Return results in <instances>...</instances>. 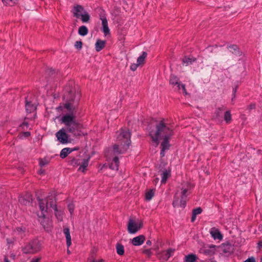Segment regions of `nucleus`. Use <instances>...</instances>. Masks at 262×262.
<instances>
[{
  "label": "nucleus",
  "instance_id": "412c9836",
  "mask_svg": "<svg viewBox=\"0 0 262 262\" xmlns=\"http://www.w3.org/2000/svg\"><path fill=\"white\" fill-rule=\"evenodd\" d=\"M119 159L117 157L114 158L112 162L110 165V168L113 170H117L119 166Z\"/></svg>",
  "mask_w": 262,
  "mask_h": 262
},
{
  "label": "nucleus",
  "instance_id": "e433bc0d",
  "mask_svg": "<svg viewBox=\"0 0 262 262\" xmlns=\"http://www.w3.org/2000/svg\"><path fill=\"white\" fill-rule=\"evenodd\" d=\"M74 46L77 49L80 50L82 48V42L81 41H77L75 42Z\"/></svg>",
  "mask_w": 262,
  "mask_h": 262
},
{
  "label": "nucleus",
  "instance_id": "dca6fc26",
  "mask_svg": "<svg viewBox=\"0 0 262 262\" xmlns=\"http://www.w3.org/2000/svg\"><path fill=\"white\" fill-rule=\"evenodd\" d=\"M26 112L28 113L33 112L36 109V106L34 104L32 103L31 101L27 100L26 98Z\"/></svg>",
  "mask_w": 262,
  "mask_h": 262
},
{
  "label": "nucleus",
  "instance_id": "c756f323",
  "mask_svg": "<svg viewBox=\"0 0 262 262\" xmlns=\"http://www.w3.org/2000/svg\"><path fill=\"white\" fill-rule=\"evenodd\" d=\"M80 17H81V19L83 23H86L90 20V16L88 13L85 12L82 14Z\"/></svg>",
  "mask_w": 262,
  "mask_h": 262
},
{
  "label": "nucleus",
  "instance_id": "58836bf2",
  "mask_svg": "<svg viewBox=\"0 0 262 262\" xmlns=\"http://www.w3.org/2000/svg\"><path fill=\"white\" fill-rule=\"evenodd\" d=\"M143 253L148 256V257H150L152 255V253L150 249H145L143 251Z\"/></svg>",
  "mask_w": 262,
  "mask_h": 262
},
{
  "label": "nucleus",
  "instance_id": "39448f33",
  "mask_svg": "<svg viewBox=\"0 0 262 262\" xmlns=\"http://www.w3.org/2000/svg\"><path fill=\"white\" fill-rule=\"evenodd\" d=\"M194 185L190 182H183L178 190L174 197L172 205L174 207H180L185 208L186 206L187 198L191 193Z\"/></svg>",
  "mask_w": 262,
  "mask_h": 262
},
{
  "label": "nucleus",
  "instance_id": "9d476101",
  "mask_svg": "<svg viewBox=\"0 0 262 262\" xmlns=\"http://www.w3.org/2000/svg\"><path fill=\"white\" fill-rule=\"evenodd\" d=\"M100 19L102 21V31L105 36L110 34V30L108 27L107 20L104 14L100 15Z\"/></svg>",
  "mask_w": 262,
  "mask_h": 262
},
{
  "label": "nucleus",
  "instance_id": "c9c22d12",
  "mask_svg": "<svg viewBox=\"0 0 262 262\" xmlns=\"http://www.w3.org/2000/svg\"><path fill=\"white\" fill-rule=\"evenodd\" d=\"M174 249H168L166 251V256L167 258H169L171 256L173 255V253L174 251Z\"/></svg>",
  "mask_w": 262,
  "mask_h": 262
},
{
  "label": "nucleus",
  "instance_id": "1a4fd4ad",
  "mask_svg": "<svg viewBox=\"0 0 262 262\" xmlns=\"http://www.w3.org/2000/svg\"><path fill=\"white\" fill-rule=\"evenodd\" d=\"M66 132V130L65 129H61L56 134L58 141L62 144H66L69 142V136Z\"/></svg>",
  "mask_w": 262,
  "mask_h": 262
},
{
  "label": "nucleus",
  "instance_id": "a18cd8bd",
  "mask_svg": "<svg viewBox=\"0 0 262 262\" xmlns=\"http://www.w3.org/2000/svg\"><path fill=\"white\" fill-rule=\"evenodd\" d=\"M21 126L24 127V126L28 127V123L26 122H24L21 125Z\"/></svg>",
  "mask_w": 262,
  "mask_h": 262
},
{
  "label": "nucleus",
  "instance_id": "6e6d98bb",
  "mask_svg": "<svg viewBox=\"0 0 262 262\" xmlns=\"http://www.w3.org/2000/svg\"><path fill=\"white\" fill-rule=\"evenodd\" d=\"M39 172H40V173H42L43 172H42V170H40V171H39Z\"/></svg>",
  "mask_w": 262,
  "mask_h": 262
},
{
  "label": "nucleus",
  "instance_id": "4c0bfd02",
  "mask_svg": "<svg viewBox=\"0 0 262 262\" xmlns=\"http://www.w3.org/2000/svg\"><path fill=\"white\" fill-rule=\"evenodd\" d=\"M139 66H140V64H138V63H137H137H133L130 66V69L132 71H135L137 70V69Z\"/></svg>",
  "mask_w": 262,
  "mask_h": 262
},
{
  "label": "nucleus",
  "instance_id": "20e7f679",
  "mask_svg": "<svg viewBox=\"0 0 262 262\" xmlns=\"http://www.w3.org/2000/svg\"><path fill=\"white\" fill-rule=\"evenodd\" d=\"M130 135V132L128 130L123 128L116 133L118 143L113 147L115 154H122L127 150L131 143Z\"/></svg>",
  "mask_w": 262,
  "mask_h": 262
},
{
  "label": "nucleus",
  "instance_id": "9b49d317",
  "mask_svg": "<svg viewBox=\"0 0 262 262\" xmlns=\"http://www.w3.org/2000/svg\"><path fill=\"white\" fill-rule=\"evenodd\" d=\"M145 240V237L143 235H140L132 239V244L135 246H140L143 244Z\"/></svg>",
  "mask_w": 262,
  "mask_h": 262
},
{
  "label": "nucleus",
  "instance_id": "09e8293b",
  "mask_svg": "<svg viewBox=\"0 0 262 262\" xmlns=\"http://www.w3.org/2000/svg\"><path fill=\"white\" fill-rule=\"evenodd\" d=\"M220 112H221V110L220 108H219L217 110H216V117L219 115V113Z\"/></svg>",
  "mask_w": 262,
  "mask_h": 262
},
{
  "label": "nucleus",
  "instance_id": "72a5a7b5",
  "mask_svg": "<svg viewBox=\"0 0 262 262\" xmlns=\"http://www.w3.org/2000/svg\"><path fill=\"white\" fill-rule=\"evenodd\" d=\"M49 163V161L46 159H41L39 160V165L41 167H43L47 165Z\"/></svg>",
  "mask_w": 262,
  "mask_h": 262
},
{
  "label": "nucleus",
  "instance_id": "4468645a",
  "mask_svg": "<svg viewBox=\"0 0 262 262\" xmlns=\"http://www.w3.org/2000/svg\"><path fill=\"white\" fill-rule=\"evenodd\" d=\"M221 251L225 254H231L233 251V248L229 243L222 244L221 246Z\"/></svg>",
  "mask_w": 262,
  "mask_h": 262
},
{
  "label": "nucleus",
  "instance_id": "603ef678",
  "mask_svg": "<svg viewBox=\"0 0 262 262\" xmlns=\"http://www.w3.org/2000/svg\"><path fill=\"white\" fill-rule=\"evenodd\" d=\"M212 47H207V48L206 49V51H211V49H212Z\"/></svg>",
  "mask_w": 262,
  "mask_h": 262
},
{
  "label": "nucleus",
  "instance_id": "b1692460",
  "mask_svg": "<svg viewBox=\"0 0 262 262\" xmlns=\"http://www.w3.org/2000/svg\"><path fill=\"white\" fill-rule=\"evenodd\" d=\"M197 259V256L194 254H189L185 256V262H195Z\"/></svg>",
  "mask_w": 262,
  "mask_h": 262
},
{
  "label": "nucleus",
  "instance_id": "7ed1b4c3",
  "mask_svg": "<svg viewBox=\"0 0 262 262\" xmlns=\"http://www.w3.org/2000/svg\"><path fill=\"white\" fill-rule=\"evenodd\" d=\"M40 213H37L38 217L40 219L39 221L43 228L47 231H49V228L51 226V223L49 222H46L45 219V213L49 208H53L55 211V214L59 221H62L63 213L61 211H58L56 207V199L54 195L51 194L48 196L46 199H37Z\"/></svg>",
  "mask_w": 262,
  "mask_h": 262
},
{
  "label": "nucleus",
  "instance_id": "5701e85b",
  "mask_svg": "<svg viewBox=\"0 0 262 262\" xmlns=\"http://www.w3.org/2000/svg\"><path fill=\"white\" fill-rule=\"evenodd\" d=\"M105 45V41L100 39L97 40L95 43V49L97 52L100 51Z\"/></svg>",
  "mask_w": 262,
  "mask_h": 262
},
{
  "label": "nucleus",
  "instance_id": "a19ab883",
  "mask_svg": "<svg viewBox=\"0 0 262 262\" xmlns=\"http://www.w3.org/2000/svg\"><path fill=\"white\" fill-rule=\"evenodd\" d=\"M25 230H26V228L24 227H18L16 229V230L18 233L24 232L25 231Z\"/></svg>",
  "mask_w": 262,
  "mask_h": 262
},
{
  "label": "nucleus",
  "instance_id": "f8f14e48",
  "mask_svg": "<svg viewBox=\"0 0 262 262\" xmlns=\"http://www.w3.org/2000/svg\"><path fill=\"white\" fill-rule=\"evenodd\" d=\"M78 147L75 148H69L66 147L63 148L60 153V157L61 159H64L66 158L70 154H71L72 151L74 150H78Z\"/></svg>",
  "mask_w": 262,
  "mask_h": 262
},
{
  "label": "nucleus",
  "instance_id": "ea45409f",
  "mask_svg": "<svg viewBox=\"0 0 262 262\" xmlns=\"http://www.w3.org/2000/svg\"><path fill=\"white\" fill-rule=\"evenodd\" d=\"M68 209L72 215L74 210V205L73 204H70L68 205Z\"/></svg>",
  "mask_w": 262,
  "mask_h": 262
},
{
  "label": "nucleus",
  "instance_id": "4be33fe9",
  "mask_svg": "<svg viewBox=\"0 0 262 262\" xmlns=\"http://www.w3.org/2000/svg\"><path fill=\"white\" fill-rule=\"evenodd\" d=\"M89 162V158L84 159L80 163V166L78 168V170L80 171L84 172L85 168L88 167Z\"/></svg>",
  "mask_w": 262,
  "mask_h": 262
},
{
  "label": "nucleus",
  "instance_id": "79ce46f5",
  "mask_svg": "<svg viewBox=\"0 0 262 262\" xmlns=\"http://www.w3.org/2000/svg\"><path fill=\"white\" fill-rule=\"evenodd\" d=\"M244 262H255V258L254 257H250L246 259Z\"/></svg>",
  "mask_w": 262,
  "mask_h": 262
},
{
  "label": "nucleus",
  "instance_id": "37998d69",
  "mask_svg": "<svg viewBox=\"0 0 262 262\" xmlns=\"http://www.w3.org/2000/svg\"><path fill=\"white\" fill-rule=\"evenodd\" d=\"M40 260V258H39V257L33 258L32 260L30 262H39Z\"/></svg>",
  "mask_w": 262,
  "mask_h": 262
},
{
  "label": "nucleus",
  "instance_id": "5fc2aeb1",
  "mask_svg": "<svg viewBox=\"0 0 262 262\" xmlns=\"http://www.w3.org/2000/svg\"><path fill=\"white\" fill-rule=\"evenodd\" d=\"M67 252H68V253H70V251H69V250H68H68H67Z\"/></svg>",
  "mask_w": 262,
  "mask_h": 262
},
{
  "label": "nucleus",
  "instance_id": "49530a36",
  "mask_svg": "<svg viewBox=\"0 0 262 262\" xmlns=\"http://www.w3.org/2000/svg\"><path fill=\"white\" fill-rule=\"evenodd\" d=\"M24 135H25V136L26 137H28V136H30V133L29 132H24Z\"/></svg>",
  "mask_w": 262,
  "mask_h": 262
},
{
  "label": "nucleus",
  "instance_id": "f704fd0d",
  "mask_svg": "<svg viewBox=\"0 0 262 262\" xmlns=\"http://www.w3.org/2000/svg\"><path fill=\"white\" fill-rule=\"evenodd\" d=\"M202 212V209L201 207H198L195 209H194L192 210V214H194V215H197L200 214H201Z\"/></svg>",
  "mask_w": 262,
  "mask_h": 262
},
{
  "label": "nucleus",
  "instance_id": "f3484780",
  "mask_svg": "<svg viewBox=\"0 0 262 262\" xmlns=\"http://www.w3.org/2000/svg\"><path fill=\"white\" fill-rule=\"evenodd\" d=\"M229 51L236 56H240L242 52L239 51V48L236 45H232L228 47Z\"/></svg>",
  "mask_w": 262,
  "mask_h": 262
},
{
  "label": "nucleus",
  "instance_id": "ddd939ff",
  "mask_svg": "<svg viewBox=\"0 0 262 262\" xmlns=\"http://www.w3.org/2000/svg\"><path fill=\"white\" fill-rule=\"evenodd\" d=\"M85 12L84 8L80 5H76L74 7L73 14L77 18H79Z\"/></svg>",
  "mask_w": 262,
  "mask_h": 262
},
{
  "label": "nucleus",
  "instance_id": "6ab92c4d",
  "mask_svg": "<svg viewBox=\"0 0 262 262\" xmlns=\"http://www.w3.org/2000/svg\"><path fill=\"white\" fill-rule=\"evenodd\" d=\"M63 231L66 236L67 245L68 247H69L71 245V237L70 233V229L68 228H65L63 229Z\"/></svg>",
  "mask_w": 262,
  "mask_h": 262
},
{
  "label": "nucleus",
  "instance_id": "6e6552de",
  "mask_svg": "<svg viewBox=\"0 0 262 262\" xmlns=\"http://www.w3.org/2000/svg\"><path fill=\"white\" fill-rule=\"evenodd\" d=\"M169 83L172 85H177L178 90H180L181 89H182L183 92L185 94H187L185 85L181 83V82L179 81V78L177 76L171 75L170 76Z\"/></svg>",
  "mask_w": 262,
  "mask_h": 262
},
{
  "label": "nucleus",
  "instance_id": "0eeeda50",
  "mask_svg": "<svg viewBox=\"0 0 262 262\" xmlns=\"http://www.w3.org/2000/svg\"><path fill=\"white\" fill-rule=\"evenodd\" d=\"M142 227V223L129 219L127 224V231L130 234L136 233Z\"/></svg>",
  "mask_w": 262,
  "mask_h": 262
},
{
  "label": "nucleus",
  "instance_id": "cd10ccee",
  "mask_svg": "<svg viewBox=\"0 0 262 262\" xmlns=\"http://www.w3.org/2000/svg\"><path fill=\"white\" fill-rule=\"evenodd\" d=\"M69 163L70 165L73 166H77L80 164L79 160L75 158L69 157Z\"/></svg>",
  "mask_w": 262,
  "mask_h": 262
},
{
  "label": "nucleus",
  "instance_id": "c85d7f7f",
  "mask_svg": "<svg viewBox=\"0 0 262 262\" xmlns=\"http://www.w3.org/2000/svg\"><path fill=\"white\" fill-rule=\"evenodd\" d=\"M117 253L119 255H123L124 253V247L121 244H118L116 246Z\"/></svg>",
  "mask_w": 262,
  "mask_h": 262
},
{
  "label": "nucleus",
  "instance_id": "a211bd4d",
  "mask_svg": "<svg viewBox=\"0 0 262 262\" xmlns=\"http://www.w3.org/2000/svg\"><path fill=\"white\" fill-rule=\"evenodd\" d=\"M210 234L214 239L221 240L223 238V236L221 232L217 229H212L211 231H210Z\"/></svg>",
  "mask_w": 262,
  "mask_h": 262
},
{
  "label": "nucleus",
  "instance_id": "3c124183",
  "mask_svg": "<svg viewBox=\"0 0 262 262\" xmlns=\"http://www.w3.org/2000/svg\"><path fill=\"white\" fill-rule=\"evenodd\" d=\"M93 262H104V260L102 259H99L97 260H94Z\"/></svg>",
  "mask_w": 262,
  "mask_h": 262
},
{
  "label": "nucleus",
  "instance_id": "7c9ffc66",
  "mask_svg": "<svg viewBox=\"0 0 262 262\" xmlns=\"http://www.w3.org/2000/svg\"><path fill=\"white\" fill-rule=\"evenodd\" d=\"M154 195V190L151 189V190L148 191L146 193L145 199L147 201H150L151 200V199L152 198Z\"/></svg>",
  "mask_w": 262,
  "mask_h": 262
},
{
  "label": "nucleus",
  "instance_id": "423d86ee",
  "mask_svg": "<svg viewBox=\"0 0 262 262\" xmlns=\"http://www.w3.org/2000/svg\"><path fill=\"white\" fill-rule=\"evenodd\" d=\"M40 250L39 242L37 239L26 243L23 247L22 251L25 254H34Z\"/></svg>",
  "mask_w": 262,
  "mask_h": 262
},
{
  "label": "nucleus",
  "instance_id": "2f4dec72",
  "mask_svg": "<svg viewBox=\"0 0 262 262\" xmlns=\"http://www.w3.org/2000/svg\"><path fill=\"white\" fill-rule=\"evenodd\" d=\"M18 0H2L4 4L6 5L13 6L16 4Z\"/></svg>",
  "mask_w": 262,
  "mask_h": 262
},
{
  "label": "nucleus",
  "instance_id": "a878e982",
  "mask_svg": "<svg viewBox=\"0 0 262 262\" xmlns=\"http://www.w3.org/2000/svg\"><path fill=\"white\" fill-rule=\"evenodd\" d=\"M78 33L81 36H85L88 33V29L85 26H82L79 28Z\"/></svg>",
  "mask_w": 262,
  "mask_h": 262
},
{
  "label": "nucleus",
  "instance_id": "864d4df0",
  "mask_svg": "<svg viewBox=\"0 0 262 262\" xmlns=\"http://www.w3.org/2000/svg\"><path fill=\"white\" fill-rule=\"evenodd\" d=\"M4 262H10L9 259L7 257H5L4 258Z\"/></svg>",
  "mask_w": 262,
  "mask_h": 262
},
{
  "label": "nucleus",
  "instance_id": "c03bdc74",
  "mask_svg": "<svg viewBox=\"0 0 262 262\" xmlns=\"http://www.w3.org/2000/svg\"><path fill=\"white\" fill-rule=\"evenodd\" d=\"M196 215H194V214H192V217L191 219V222H194L196 219Z\"/></svg>",
  "mask_w": 262,
  "mask_h": 262
},
{
  "label": "nucleus",
  "instance_id": "aec40b11",
  "mask_svg": "<svg viewBox=\"0 0 262 262\" xmlns=\"http://www.w3.org/2000/svg\"><path fill=\"white\" fill-rule=\"evenodd\" d=\"M196 60V58L193 57H187L185 56L183 59L182 62L183 65L185 66H188L189 65H190L192 64L193 62H194Z\"/></svg>",
  "mask_w": 262,
  "mask_h": 262
},
{
  "label": "nucleus",
  "instance_id": "8fccbe9b",
  "mask_svg": "<svg viewBox=\"0 0 262 262\" xmlns=\"http://www.w3.org/2000/svg\"><path fill=\"white\" fill-rule=\"evenodd\" d=\"M146 245H147L148 246H150L151 245V242L150 240H148L146 242Z\"/></svg>",
  "mask_w": 262,
  "mask_h": 262
},
{
  "label": "nucleus",
  "instance_id": "473e14b6",
  "mask_svg": "<svg viewBox=\"0 0 262 262\" xmlns=\"http://www.w3.org/2000/svg\"><path fill=\"white\" fill-rule=\"evenodd\" d=\"M224 119L227 123L230 122L231 120V115L229 111H226L224 115Z\"/></svg>",
  "mask_w": 262,
  "mask_h": 262
},
{
  "label": "nucleus",
  "instance_id": "de8ad7c7",
  "mask_svg": "<svg viewBox=\"0 0 262 262\" xmlns=\"http://www.w3.org/2000/svg\"><path fill=\"white\" fill-rule=\"evenodd\" d=\"M236 92V88L233 89V97L234 98L235 96V93Z\"/></svg>",
  "mask_w": 262,
  "mask_h": 262
},
{
  "label": "nucleus",
  "instance_id": "f03ea898",
  "mask_svg": "<svg viewBox=\"0 0 262 262\" xmlns=\"http://www.w3.org/2000/svg\"><path fill=\"white\" fill-rule=\"evenodd\" d=\"M173 126L167 122L164 119L157 121L154 128H149V135L156 146L159 144V140H163L161 144V150L160 155L161 157L165 156V151L169 149L170 144L169 139L173 135Z\"/></svg>",
  "mask_w": 262,
  "mask_h": 262
},
{
  "label": "nucleus",
  "instance_id": "f257e3e1",
  "mask_svg": "<svg viewBox=\"0 0 262 262\" xmlns=\"http://www.w3.org/2000/svg\"><path fill=\"white\" fill-rule=\"evenodd\" d=\"M80 97V94L76 92L72 87L66 88L63 99L67 103L63 106L61 121L65 125L66 132L74 137L83 134L81 131V125L76 120L77 106Z\"/></svg>",
  "mask_w": 262,
  "mask_h": 262
},
{
  "label": "nucleus",
  "instance_id": "bb28decb",
  "mask_svg": "<svg viewBox=\"0 0 262 262\" xmlns=\"http://www.w3.org/2000/svg\"><path fill=\"white\" fill-rule=\"evenodd\" d=\"M19 202L25 205H29L30 203L29 196L26 195V196H20L19 198Z\"/></svg>",
  "mask_w": 262,
  "mask_h": 262
},
{
  "label": "nucleus",
  "instance_id": "2eb2a0df",
  "mask_svg": "<svg viewBox=\"0 0 262 262\" xmlns=\"http://www.w3.org/2000/svg\"><path fill=\"white\" fill-rule=\"evenodd\" d=\"M161 183H165L168 177L171 175V170L169 169H166L162 171Z\"/></svg>",
  "mask_w": 262,
  "mask_h": 262
},
{
  "label": "nucleus",
  "instance_id": "393cba45",
  "mask_svg": "<svg viewBox=\"0 0 262 262\" xmlns=\"http://www.w3.org/2000/svg\"><path fill=\"white\" fill-rule=\"evenodd\" d=\"M147 57V53L145 52H143L142 54L137 58V62L138 64H142L144 63L145 58Z\"/></svg>",
  "mask_w": 262,
  "mask_h": 262
}]
</instances>
